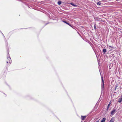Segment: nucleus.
Instances as JSON below:
<instances>
[{
	"instance_id": "obj_1",
	"label": "nucleus",
	"mask_w": 122,
	"mask_h": 122,
	"mask_svg": "<svg viewBox=\"0 0 122 122\" xmlns=\"http://www.w3.org/2000/svg\"><path fill=\"white\" fill-rule=\"evenodd\" d=\"M101 79L102 81V84H101V87H102V90H104V81L103 80V77L102 76H101Z\"/></svg>"
},
{
	"instance_id": "obj_2",
	"label": "nucleus",
	"mask_w": 122,
	"mask_h": 122,
	"mask_svg": "<svg viewBox=\"0 0 122 122\" xmlns=\"http://www.w3.org/2000/svg\"><path fill=\"white\" fill-rule=\"evenodd\" d=\"M11 62V59L10 57H8L7 58V63H10Z\"/></svg>"
},
{
	"instance_id": "obj_3",
	"label": "nucleus",
	"mask_w": 122,
	"mask_h": 122,
	"mask_svg": "<svg viewBox=\"0 0 122 122\" xmlns=\"http://www.w3.org/2000/svg\"><path fill=\"white\" fill-rule=\"evenodd\" d=\"M116 111L115 109H113L111 112V114L112 115H113Z\"/></svg>"
},
{
	"instance_id": "obj_4",
	"label": "nucleus",
	"mask_w": 122,
	"mask_h": 122,
	"mask_svg": "<svg viewBox=\"0 0 122 122\" xmlns=\"http://www.w3.org/2000/svg\"><path fill=\"white\" fill-rule=\"evenodd\" d=\"M115 120V119L114 117H112L111 119L109 122H114Z\"/></svg>"
},
{
	"instance_id": "obj_5",
	"label": "nucleus",
	"mask_w": 122,
	"mask_h": 122,
	"mask_svg": "<svg viewBox=\"0 0 122 122\" xmlns=\"http://www.w3.org/2000/svg\"><path fill=\"white\" fill-rule=\"evenodd\" d=\"M86 116H81V119L82 120H84L85 119L86 117Z\"/></svg>"
},
{
	"instance_id": "obj_6",
	"label": "nucleus",
	"mask_w": 122,
	"mask_h": 122,
	"mask_svg": "<svg viewBox=\"0 0 122 122\" xmlns=\"http://www.w3.org/2000/svg\"><path fill=\"white\" fill-rule=\"evenodd\" d=\"M70 4L72 6H75V7H78V6L76 5L75 4H73L72 3H70Z\"/></svg>"
},
{
	"instance_id": "obj_7",
	"label": "nucleus",
	"mask_w": 122,
	"mask_h": 122,
	"mask_svg": "<svg viewBox=\"0 0 122 122\" xmlns=\"http://www.w3.org/2000/svg\"><path fill=\"white\" fill-rule=\"evenodd\" d=\"M122 101V98L121 97V98H120L118 101V102L119 103H121V102Z\"/></svg>"
},
{
	"instance_id": "obj_8",
	"label": "nucleus",
	"mask_w": 122,
	"mask_h": 122,
	"mask_svg": "<svg viewBox=\"0 0 122 122\" xmlns=\"http://www.w3.org/2000/svg\"><path fill=\"white\" fill-rule=\"evenodd\" d=\"M63 21L64 22L68 25H70L68 22H67V21Z\"/></svg>"
},
{
	"instance_id": "obj_9",
	"label": "nucleus",
	"mask_w": 122,
	"mask_h": 122,
	"mask_svg": "<svg viewBox=\"0 0 122 122\" xmlns=\"http://www.w3.org/2000/svg\"><path fill=\"white\" fill-rule=\"evenodd\" d=\"M106 119L105 118H103L102 119V120L101 121V122H104L106 120Z\"/></svg>"
},
{
	"instance_id": "obj_10",
	"label": "nucleus",
	"mask_w": 122,
	"mask_h": 122,
	"mask_svg": "<svg viewBox=\"0 0 122 122\" xmlns=\"http://www.w3.org/2000/svg\"><path fill=\"white\" fill-rule=\"evenodd\" d=\"M61 3V1L59 0L58 2V4L59 5H60Z\"/></svg>"
},
{
	"instance_id": "obj_11",
	"label": "nucleus",
	"mask_w": 122,
	"mask_h": 122,
	"mask_svg": "<svg viewBox=\"0 0 122 122\" xmlns=\"http://www.w3.org/2000/svg\"><path fill=\"white\" fill-rule=\"evenodd\" d=\"M94 19L95 20H99V19L97 17H94Z\"/></svg>"
},
{
	"instance_id": "obj_12",
	"label": "nucleus",
	"mask_w": 122,
	"mask_h": 122,
	"mask_svg": "<svg viewBox=\"0 0 122 122\" xmlns=\"http://www.w3.org/2000/svg\"><path fill=\"white\" fill-rule=\"evenodd\" d=\"M110 103H109V104L107 107V110H108L109 107V106L110 105Z\"/></svg>"
},
{
	"instance_id": "obj_13",
	"label": "nucleus",
	"mask_w": 122,
	"mask_h": 122,
	"mask_svg": "<svg viewBox=\"0 0 122 122\" xmlns=\"http://www.w3.org/2000/svg\"><path fill=\"white\" fill-rule=\"evenodd\" d=\"M97 4L98 5H101V3L100 2H98L97 3Z\"/></svg>"
},
{
	"instance_id": "obj_14",
	"label": "nucleus",
	"mask_w": 122,
	"mask_h": 122,
	"mask_svg": "<svg viewBox=\"0 0 122 122\" xmlns=\"http://www.w3.org/2000/svg\"><path fill=\"white\" fill-rule=\"evenodd\" d=\"M103 52L104 53L106 51V49H103Z\"/></svg>"
},
{
	"instance_id": "obj_15",
	"label": "nucleus",
	"mask_w": 122,
	"mask_h": 122,
	"mask_svg": "<svg viewBox=\"0 0 122 122\" xmlns=\"http://www.w3.org/2000/svg\"><path fill=\"white\" fill-rule=\"evenodd\" d=\"M94 29H95V30H96V24H95V25H94Z\"/></svg>"
},
{
	"instance_id": "obj_16",
	"label": "nucleus",
	"mask_w": 122,
	"mask_h": 122,
	"mask_svg": "<svg viewBox=\"0 0 122 122\" xmlns=\"http://www.w3.org/2000/svg\"><path fill=\"white\" fill-rule=\"evenodd\" d=\"M109 49H110V48L111 49V48H113L112 47H111L110 46H109Z\"/></svg>"
},
{
	"instance_id": "obj_17",
	"label": "nucleus",
	"mask_w": 122,
	"mask_h": 122,
	"mask_svg": "<svg viewBox=\"0 0 122 122\" xmlns=\"http://www.w3.org/2000/svg\"><path fill=\"white\" fill-rule=\"evenodd\" d=\"M99 122L98 120L97 121H96V122Z\"/></svg>"
},
{
	"instance_id": "obj_18",
	"label": "nucleus",
	"mask_w": 122,
	"mask_h": 122,
	"mask_svg": "<svg viewBox=\"0 0 122 122\" xmlns=\"http://www.w3.org/2000/svg\"><path fill=\"white\" fill-rule=\"evenodd\" d=\"M70 26L71 27H72V26L71 25H70Z\"/></svg>"
},
{
	"instance_id": "obj_19",
	"label": "nucleus",
	"mask_w": 122,
	"mask_h": 122,
	"mask_svg": "<svg viewBox=\"0 0 122 122\" xmlns=\"http://www.w3.org/2000/svg\"><path fill=\"white\" fill-rule=\"evenodd\" d=\"M121 97L122 98V95H121Z\"/></svg>"
}]
</instances>
